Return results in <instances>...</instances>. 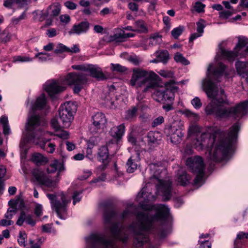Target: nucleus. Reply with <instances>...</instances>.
<instances>
[{"label": "nucleus", "mask_w": 248, "mask_h": 248, "mask_svg": "<svg viewBox=\"0 0 248 248\" xmlns=\"http://www.w3.org/2000/svg\"><path fill=\"white\" fill-rule=\"evenodd\" d=\"M149 168L153 176L150 182L138 193L136 198L142 212L136 214L133 212L135 206L131 205L120 216L123 218L132 214L136 215L138 222L135 227L138 229L136 234L137 247L148 241V232L157 233L160 238H163L170 234L172 230L171 224H162L163 221L171 218L169 208L165 204H151L155 200V196L151 192L153 186L152 183H154L157 192L164 201L169 200L171 196V183L169 180L163 181L161 179L163 176L166 175V170L160 163H151Z\"/></svg>", "instance_id": "f257e3e1"}, {"label": "nucleus", "mask_w": 248, "mask_h": 248, "mask_svg": "<svg viewBox=\"0 0 248 248\" xmlns=\"http://www.w3.org/2000/svg\"><path fill=\"white\" fill-rule=\"evenodd\" d=\"M233 73L232 69L228 70L221 62L211 63L209 65L206 76L202 82L203 90L208 97L212 99L211 103L205 108L206 114H215L220 118L240 120L248 113V100L242 102L233 107H221L222 104L227 103V99L224 91L219 89L216 83L220 81L223 76L228 78Z\"/></svg>", "instance_id": "f03ea898"}, {"label": "nucleus", "mask_w": 248, "mask_h": 248, "mask_svg": "<svg viewBox=\"0 0 248 248\" xmlns=\"http://www.w3.org/2000/svg\"><path fill=\"white\" fill-rule=\"evenodd\" d=\"M240 127L239 122L234 124L230 127L227 138L215 126L202 129L197 124H192L189 127L188 133H201L193 140L192 145L198 151H207L210 160L215 162L227 161L234 151Z\"/></svg>", "instance_id": "7ed1b4c3"}, {"label": "nucleus", "mask_w": 248, "mask_h": 248, "mask_svg": "<svg viewBox=\"0 0 248 248\" xmlns=\"http://www.w3.org/2000/svg\"><path fill=\"white\" fill-rule=\"evenodd\" d=\"M47 121L44 117L33 114L28 118L23 136L20 143V149L22 157H25L29 149L32 144L38 146L47 153L53 154L55 151V144L49 142L48 135L53 133L43 130L41 127L46 125Z\"/></svg>", "instance_id": "20e7f679"}, {"label": "nucleus", "mask_w": 248, "mask_h": 248, "mask_svg": "<svg viewBox=\"0 0 248 248\" xmlns=\"http://www.w3.org/2000/svg\"><path fill=\"white\" fill-rule=\"evenodd\" d=\"M117 217L115 211L109 207L104 209L103 219L109 228H106V232L109 233L111 239L105 236L93 233L85 238L86 248H117L112 239H118L125 242L128 238V233L125 228H119L117 225L112 223Z\"/></svg>", "instance_id": "39448f33"}, {"label": "nucleus", "mask_w": 248, "mask_h": 248, "mask_svg": "<svg viewBox=\"0 0 248 248\" xmlns=\"http://www.w3.org/2000/svg\"><path fill=\"white\" fill-rule=\"evenodd\" d=\"M89 79V76L82 72L70 73L65 77L63 83L58 80H49L43 85V88L51 98L65 90L66 86L64 84L73 85L74 93L78 94L88 82Z\"/></svg>", "instance_id": "423d86ee"}, {"label": "nucleus", "mask_w": 248, "mask_h": 248, "mask_svg": "<svg viewBox=\"0 0 248 248\" xmlns=\"http://www.w3.org/2000/svg\"><path fill=\"white\" fill-rule=\"evenodd\" d=\"M161 80L159 77L152 71H146L140 68H134L129 81L130 85L138 90L144 86L143 93L151 91L157 87V81Z\"/></svg>", "instance_id": "0eeeda50"}, {"label": "nucleus", "mask_w": 248, "mask_h": 248, "mask_svg": "<svg viewBox=\"0 0 248 248\" xmlns=\"http://www.w3.org/2000/svg\"><path fill=\"white\" fill-rule=\"evenodd\" d=\"M64 169L63 165L58 160H55L47 168L48 173H52L56 170L58 171L56 178L54 180L46 178L44 175V172L37 169L33 170L31 173L35 180L40 185L43 186L46 190L53 191L57 187L60 180V173Z\"/></svg>", "instance_id": "6e6552de"}, {"label": "nucleus", "mask_w": 248, "mask_h": 248, "mask_svg": "<svg viewBox=\"0 0 248 248\" xmlns=\"http://www.w3.org/2000/svg\"><path fill=\"white\" fill-rule=\"evenodd\" d=\"M51 204V208L55 211L58 217L61 219H65L68 217L67 204L71 202V199L62 192L57 194H46Z\"/></svg>", "instance_id": "1a4fd4ad"}, {"label": "nucleus", "mask_w": 248, "mask_h": 248, "mask_svg": "<svg viewBox=\"0 0 248 248\" xmlns=\"http://www.w3.org/2000/svg\"><path fill=\"white\" fill-rule=\"evenodd\" d=\"M33 57L39 62H45L51 60L55 54L61 53H76L79 51V47H60L54 50L53 47H32Z\"/></svg>", "instance_id": "9d476101"}, {"label": "nucleus", "mask_w": 248, "mask_h": 248, "mask_svg": "<svg viewBox=\"0 0 248 248\" xmlns=\"http://www.w3.org/2000/svg\"><path fill=\"white\" fill-rule=\"evenodd\" d=\"M176 81L171 79L165 83V89L163 91L159 90V83L157 81V87L156 89H153L154 92L152 94L153 98L157 102H166L173 103L175 98V93L179 88L175 86Z\"/></svg>", "instance_id": "9b49d317"}, {"label": "nucleus", "mask_w": 248, "mask_h": 248, "mask_svg": "<svg viewBox=\"0 0 248 248\" xmlns=\"http://www.w3.org/2000/svg\"><path fill=\"white\" fill-rule=\"evenodd\" d=\"M186 165L196 175L193 185L198 186H202L204 183L206 178L204 173L205 165L202 157L195 156L188 158L186 161Z\"/></svg>", "instance_id": "f8f14e48"}, {"label": "nucleus", "mask_w": 248, "mask_h": 248, "mask_svg": "<svg viewBox=\"0 0 248 248\" xmlns=\"http://www.w3.org/2000/svg\"><path fill=\"white\" fill-rule=\"evenodd\" d=\"M77 109V105L75 102L66 101L61 104L58 112L63 128H68L71 126Z\"/></svg>", "instance_id": "ddd939ff"}, {"label": "nucleus", "mask_w": 248, "mask_h": 248, "mask_svg": "<svg viewBox=\"0 0 248 248\" xmlns=\"http://www.w3.org/2000/svg\"><path fill=\"white\" fill-rule=\"evenodd\" d=\"M107 123V119L105 115L101 112H97L92 117V124L90 125L89 130L93 134L102 132Z\"/></svg>", "instance_id": "4468645a"}, {"label": "nucleus", "mask_w": 248, "mask_h": 248, "mask_svg": "<svg viewBox=\"0 0 248 248\" xmlns=\"http://www.w3.org/2000/svg\"><path fill=\"white\" fill-rule=\"evenodd\" d=\"M179 123L175 122L170 125L165 130V133L167 136L170 137L171 143L173 144H178L181 142L184 133L180 126Z\"/></svg>", "instance_id": "2eb2a0df"}, {"label": "nucleus", "mask_w": 248, "mask_h": 248, "mask_svg": "<svg viewBox=\"0 0 248 248\" xmlns=\"http://www.w3.org/2000/svg\"><path fill=\"white\" fill-rule=\"evenodd\" d=\"M135 36V34L133 33H125L124 30L117 29L115 30L113 35L106 37L101 42H114L116 43H121L127 41L129 38L133 37Z\"/></svg>", "instance_id": "dca6fc26"}, {"label": "nucleus", "mask_w": 248, "mask_h": 248, "mask_svg": "<svg viewBox=\"0 0 248 248\" xmlns=\"http://www.w3.org/2000/svg\"><path fill=\"white\" fill-rule=\"evenodd\" d=\"M246 51L248 53V47H234L233 51H227L225 47H219L217 52V58L219 59H226L229 61L233 60L236 57L238 56L237 53Z\"/></svg>", "instance_id": "f3484780"}, {"label": "nucleus", "mask_w": 248, "mask_h": 248, "mask_svg": "<svg viewBox=\"0 0 248 248\" xmlns=\"http://www.w3.org/2000/svg\"><path fill=\"white\" fill-rule=\"evenodd\" d=\"M129 152L131 153V155L127 161L126 170L128 172L133 173L140 165V151H136V148L134 150L130 149Z\"/></svg>", "instance_id": "a211bd4d"}, {"label": "nucleus", "mask_w": 248, "mask_h": 248, "mask_svg": "<svg viewBox=\"0 0 248 248\" xmlns=\"http://www.w3.org/2000/svg\"><path fill=\"white\" fill-rule=\"evenodd\" d=\"M26 105L27 107L30 106V108L32 111L47 109L48 108L46 97L44 93H42L39 96H37L36 98L34 100L32 101L30 104L29 100L27 101Z\"/></svg>", "instance_id": "6ab92c4d"}, {"label": "nucleus", "mask_w": 248, "mask_h": 248, "mask_svg": "<svg viewBox=\"0 0 248 248\" xmlns=\"http://www.w3.org/2000/svg\"><path fill=\"white\" fill-rule=\"evenodd\" d=\"M97 159L98 161L102 163V165L96 169V172L99 173L106 169L109 162L108 151L106 146H103L99 149L97 154Z\"/></svg>", "instance_id": "aec40b11"}, {"label": "nucleus", "mask_w": 248, "mask_h": 248, "mask_svg": "<svg viewBox=\"0 0 248 248\" xmlns=\"http://www.w3.org/2000/svg\"><path fill=\"white\" fill-rule=\"evenodd\" d=\"M90 24L88 21H82L78 24H75L69 31L70 35L76 34L79 35L86 33L89 29Z\"/></svg>", "instance_id": "412c9836"}, {"label": "nucleus", "mask_w": 248, "mask_h": 248, "mask_svg": "<svg viewBox=\"0 0 248 248\" xmlns=\"http://www.w3.org/2000/svg\"><path fill=\"white\" fill-rule=\"evenodd\" d=\"M33 60L34 58L33 57L32 49L29 50L26 53H22L13 57V62L14 63L31 62H33Z\"/></svg>", "instance_id": "4be33fe9"}, {"label": "nucleus", "mask_w": 248, "mask_h": 248, "mask_svg": "<svg viewBox=\"0 0 248 248\" xmlns=\"http://www.w3.org/2000/svg\"><path fill=\"white\" fill-rule=\"evenodd\" d=\"M124 133L125 126L124 124L112 127L109 132L110 135L117 141L122 139Z\"/></svg>", "instance_id": "5701e85b"}, {"label": "nucleus", "mask_w": 248, "mask_h": 248, "mask_svg": "<svg viewBox=\"0 0 248 248\" xmlns=\"http://www.w3.org/2000/svg\"><path fill=\"white\" fill-rule=\"evenodd\" d=\"M91 76L98 80H103L106 78L100 67L97 65H88L87 70Z\"/></svg>", "instance_id": "b1692460"}, {"label": "nucleus", "mask_w": 248, "mask_h": 248, "mask_svg": "<svg viewBox=\"0 0 248 248\" xmlns=\"http://www.w3.org/2000/svg\"><path fill=\"white\" fill-rule=\"evenodd\" d=\"M176 181L177 182L178 185L185 186L191 183V177L182 168H180L178 170Z\"/></svg>", "instance_id": "393cba45"}, {"label": "nucleus", "mask_w": 248, "mask_h": 248, "mask_svg": "<svg viewBox=\"0 0 248 248\" xmlns=\"http://www.w3.org/2000/svg\"><path fill=\"white\" fill-rule=\"evenodd\" d=\"M24 221L31 226H34L36 224V221L33 219L31 215H26L24 211H22L16 223L18 226H21Z\"/></svg>", "instance_id": "a878e982"}, {"label": "nucleus", "mask_w": 248, "mask_h": 248, "mask_svg": "<svg viewBox=\"0 0 248 248\" xmlns=\"http://www.w3.org/2000/svg\"><path fill=\"white\" fill-rule=\"evenodd\" d=\"M235 67L238 75L243 78L248 76V63L242 62H237Z\"/></svg>", "instance_id": "bb28decb"}, {"label": "nucleus", "mask_w": 248, "mask_h": 248, "mask_svg": "<svg viewBox=\"0 0 248 248\" xmlns=\"http://www.w3.org/2000/svg\"><path fill=\"white\" fill-rule=\"evenodd\" d=\"M45 238L42 236H38L33 235L29 240V243L31 247L29 248H41V246L45 242Z\"/></svg>", "instance_id": "cd10ccee"}, {"label": "nucleus", "mask_w": 248, "mask_h": 248, "mask_svg": "<svg viewBox=\"0 0 248 248\" xmlns=\"http://www.w3.org/2000/svg\"><path fill=\"white\" fill-rule=\"evenodd\" d=\"M31 160L37 165H43L48 162V159L40 153H35L32 155Z\"/></svg>", "instance_id": "c85d7f7f"}, {"label": "nucleus", "mask_w": 248, "mask_h": 248, "mask_svg": "<svg viewBox=\"0 0 248 248\" xmlns=\"http://www.w3.org/2000/svg\"><path fill=\"white\" fill-rule=\"evenodd\" d=\"M18 203V200H10L9 201V204L10 207L8 209L5 214V217L7 219H11L17 211L16 205Z\"/></svg>", "instance_id": "c756f323"}, {"label": "nucleus", "mask_w": 248, "mask_h": 248, "mask_svg": "<svg viewBox=\"0 0 248 248\" xmlns=\"http://www.w3.org/2000/svg\"><path fill=\"white\" fill-rule=\"evenodd\" d=\"M31 2V0H6L3 5L7 8H11L12 4H16L18 7H23Z\"/></svg>", "instance_id": "7c9ffc66"}, {"label": "nucleus", "mask_w": 248, "mask_h": 248, "mask_svg": "<svg viewBox=\"0 0 248 248\" xmlns=\"http://www.w3.org/2000/svg\"><path fill=\"white\" fill-rule=\"evenodd\" d=\"M61 6L58 3H54L50 5L46 10V16H56L60 13Z\"/></svg>", "instance_id": "2f4dec72"}, {"label": "nucleus", "mask_w": 248, "mask_h": 248, "mask_svg": "<svg viewBox=\"0 0 248 248\" xmlns=\"http://www.w3.org/2000/svg\"><path fill=\"white\" fill-rule=\"evenodd\" d=\"M1 125L3 129V133L5 136L9 135L11 131L10 126L8 124V117L3 115L0 118V125Z\"/></svg>", "instance_id": "473e14b6"}, {"label": "nucleus", "mask_w": 248, "mask_h": 248, "mask_svg": "<svg viewBox=\"0 0 248 248\" xmlns=\"http://www.w3.org/2000/svg\"><path fill=\"white\" fill-rule=\"evenodd\" d=\"M155 57L158 59L161 62L166 63L169 59L168 52L165 50L157 51L155 53Z\"/></svg>", "instance_id": "72a5a7b5"}, {"label": "nucleus", "mask_w": 248, "mask_h": 248, "mask_svg": "<svg viewBox=\"0 0 248 248\" xmlns=\"http://www.w3.org/2000/svg\"><path fill=\"white\" fill-rule=\"evenodd\" d=\"M180 112L183 115L191 121H196L199 119V115L189 109H185L183 110H181Z\"/></svg>", "instance_id": "f704fd0d"}, {"label": "nucleus", "mask_w": 248, "mask_h": 248, "mask_svg": "<svg viewBox=\"0 0 248 248\" xmlns=\"http://www.w3.org/2000/svg\"><path fill=\"white\" fill-rule=\"evenodd\" d=\"M17 242L21 247H25L27 245V234L25 231H20L17 236Z\"/></svg>", "instance_id": "c9c22d12"}, {"label": "nucleus", "mask_w": 248, "mask_h": 248, "mask_svg": "<svg viewBox=\"0 0 248 248\" xmlns=\"http://www.w3.org/2000/svg\"><path fill=\"white\" fill-rule=\"evenodd\" d=\"M147 138L149 142L155 143L157 140H160V133L158 131H150L148 133Z\"/></svg>", "instance_id": "e433bc0d"}, {"label": "nucleus", "mask_w": 248, "mask_h": 248, "mask_svg": "<svg viewBox=\"0 0 248 248\" xmlns=\"http://www.w3.org/2000/svg\"><path fill=\"white\" fill-rule=\"evenodd\" d=\"M135 25L136 27L137 28V29H136L137 30V31H139L140 32H147L148 30L144 21L142 20H137L135 22Z\"/></svg>", "instance_id": "4c0bfd02"}, {"label": "nucleus", "mask_w": 248, "mask_h": 248, "mask_svg": "<svg viewBox=\"0 0 248 248\" xmlns=\"http://www.w3.org/2000/svg\"><path fill=\"white\" fill-rule=\"evenodd\" d=\"M185 30V28L183 26H179L178 27L174 28L171 31V34L173 38L177 39L180 36Z\"/></svg>", "instance_id": "58836bf2"}, {"label": "nucleus", "mask_w": 248, "mask_h": 248, "mask_svg": "<svg viewBox=\"0 0 248 248\" xmlns=\"http://www.w3.org/2000/svg\"><path fill=\"white\" fill-rule=\"evenodd\" d=\"M87 150H86V157L88 158L90 160H93V151L92 149L94 146V143L91 142L90 140L87 141Z\"/></svg>", "instance_id": "ea45409f"}, {"label": "nucleus", "mask_w": 248, "mask_h": 248, "mask_svg": "<svg viewBox=\"0 0 248 248\" xmlns=\"http://www.w3.org/2000/svg\"><path fill=\"white\" fill-rule=\"evenodd\" d=\"M174 60L177 62L183 65H187L189 64V62L186 60L181 54L177 53L174 57Z\"/></svg>", "instance_id": "a19ab883"}, {"label": "nucleus", "mask_w": 248, "mask_h": 248, "mask_svg": "<svg viewBox=\"0 0 248 248\" xmlns=\"http://www.w3.org/2000/svg\"><path fill=\"white\" fill-rule=\"evenodd\" d=\"M158 74L162 77L166 78H172L174 76V73L171 70H161Z\"/></svg>", "instance_id": "79ce46f5"}, {"label": "nucleus", "mask_w": 248, "mask_h": 248, "mask_svg": "<svg viewBox=\"0 0 248 248\" xmlns=\"http://www.w3.org/2000/svg\"><path fill=\"white\" fill-rule=\"evenodd\" d=\"M162 42V38L158 35H155L149 38V44L152 46H159Z\"/></svg>", "instance_id": "37998d69"}, {"label": "nucleus", "mask_w": 248, "mask_h": 248, "mask_svg": "<svg viewBox=\"0 0 248 248\" xmlns=\"http://www.w3.org/2000/svg\"><path fill=\"white\" fill-rule=\"evenodd\" d=\"M54 135L62 140H67L70 137V133L68 131L60 129Z\"/></svg>", "instance_id": "c03bdc74"}, {"label": "nucleus", "mask_w": 248, "mask_h": 248, "mask_svg": "<svg viewBox=\"0 0 248 248\" xmlns=\"http://www.w3.org/2000/svg\"><path fill=\"white\" fill-rule=\"evenodd\" d=\"M50 126L55 131H58L61 129V125L56 117L52 118L51 120Z\"/></svg>", "instance_id": "a18cd8bd"}, {"label": "nucleus", "mask_w": 248, "mask_h": 248, "mask_svg": "<svg viewBox=\"0 0 248 248\" xmlns=\"http://www.w3.org/2000/svg\"><path fill=\"white\" fill-rule=\"evenodd\" d=\"M238 43L235 46H246L248 45V38L244 36H239Z\"/></svg>", "instance_id": "49530a36"}, {"label": "nucleus", "mask_w": 248, "mask_h": 248, "mask_svg": "<svg viewBox=\"0 0 248 248\" xmlns=\"http://www.w3.org/2000/svg\"><path fill=\"white\" fill-rule=\"evenodd\" d=\"M191 104L196 109H199L202 106V103L198 97H195L191 100Z\"/></svg>", "instance_id": "de8ad7c7"}, {"label": "nucleus", "mask_w": 248, "mask_h": 248, "mask_svg": "<svg viewBox=\"0 0 248 248\" xmlns=\"http://www.w3.org/2000/svg\"><path fill=\"white\" fill-rule=\"evenodd\" d=\"M205 5L200 1L196 2L194 5V8L197 13H202L204 12Z\"/></svg>", "instance_id": "09e8293b"}, {"label": "nucleus", "mask_w": 248, "mask_h": 248, "mask_svg": "<svg viewBox=\"0 0 248 248\" xmlns=\"http://www.w3.org/2000/svg\"><path fill=\"white\" fill-rule=\"evenodd\" d=\"M43 205L38 203H35L34 214L37 217H40L43 215Z\"/></svg>", "instance_id": "8fccbe9b"}, {"label": "nucleus", "mask_w": 248, "mask_h": 248, "mask_svg": "<svg viewBox=\"0 0 248 248\" xmlns=\"http://www.w3.org/2000/svg\"><path fill=\"white\" fill-rule=\"evenodd\" d=\"M81 193L82 191H75L73 193V204L75 205L77 202H78L81 199Z\"/></svg>", "instance_id": "3c124183"}, {"label": "nucleus", "mask_w": 248, "mask_h": 248, "mask_svg": "<svg viewBox=\"0 0 248 248\" xmlns=\"http://www.w3.org/2000/svg\"><path fill=\"white\" fill-rule=\"evenodd\" d=\"M42 232L46 233L55 232V230L52 227V224H46L42 226Z\"/></svg>", "instance_id": "603ef678"}, {"label": "nucleus", "mask_w": 248, "mask_h": 248, "mask_svg": "<svg viewBox=\"0 0 248 248\" xmlns=\"http://www.w3.org/2000/svg\"><path fill=\"white\" fill-rule=\"evenodd\" d=\"M198 243L199 248H211V242L208 240H201Z\"/></svg>", "instance_id": "864d4df0"}, {"label": "nucleus", "mask_w": 248, "mask_h": 248, "mask_svg": "<svg viewBox=\"0 0 248 248\" xmlns=\"http://www.w3.org/2000/svg\"><path fill=\"white\" fill-rule=\"evenodd\" d=\"M111 68L113 71L118 72H124L126 70L125 67L122 66L119 64L111 63Z\"/></svg>", "instance_id": "5fc2aeb1"}, {"label": "nucleus", "mask_w": 248, "mask_h": 248, "mask_svg": "<svg viewBox=\"0 0 248 248\" xmlns=\"http://www.w3.org/2000/svg\"><path fill=\"white\" fill-rule=\"evenodd\" d=\"M128 141L129 142L131 143L133 145V147L132 148L129 149V151L131 149L134 150L135 148L136 151H139V150H137V147L136 146V140L132 133H130L128 136Z\"/></svg>", "instance_id": "6e6d98bb"}, {"label": "nucleus", "mask_w": 248, "mask_h": 248, "mask_svg": "<svg viewBox=\"0 0 248 248\" xmlns=\"http://www.w3.org/2000/svg\"><path fill=\"white\" fill-rule=\"evenodd\" d=\"M10 39V36L9 35L6 31H4L0 33V41L4 43L9 41Z\"/></svg>", "instance_id": "4d7b16f0"}, {"label": "nucleus", "mask_w": 248, "mask_h": 248, "mask_svg": "<svg viewBox=\"0 0 248 248\" xmlns=\"http://www.w3.org/2000/svg\"><path fill=\"white\" fill-rule=\"evenodd\" d=\"M92 174V172L91 170H86L83 171V174L80 175L79 179L81 180H83L87 179Z\"/></svg>", "instance_id": "13d9d810"}, {"label": "nucleus", "mask_w": 248, "mask_h": 248, "mask_svg": "<svg viewBox=\"0 0 248 248\" xmlns=\"http://www.w3.org/2000/svg\"><path fill=\"white\" fill-rule=\"evenodd\" d=\"M137 108L136 107H134L130 109H129L126 112V117L127 119H129L134 117L137 113Z\"/></svg>", "instance_id": "bf43d9fd"}, {"label": "nucleus", "mask_w": 248, "mask_h": 248, "mask_svg": "<svg viewBox=\"0 0 248 248\" xmlns=\"http://www.w3.org/2000/svg\"><path fill=\"white\" fill-rule=\"evenodd\" d=\"M164 121V119L163 117L162 116H159L157 118H155L153 123H152V126L154 127L157 126L160 124H162Z\"/></svg>", "instance_id": "052dcab7"}, {"label": "nucleus", "mask_w": 248, "mask_h": 248, "mask_svg": "<svg viewBox=\"0 0 248 248\" xmlns=\"http://www.w3.org/2000/svg\"><path fill=\"white\" fill-rule=\"evenodd\" d=\"M233 9L228 11H223L220 13V16L223 18H227L232 15L233 14Z\"/></svg>", "instance_id": "680f3d73"}, {"label": "nucleus", "mask_w": 248, "mask_h": 248, "mask_svg": "<svg viewBox=\"0 0 248 248\" xmlns=\"http://www.w3.org/2000/svg\"><path fill=\"white\" fill-rule=\"evenodd\" d=\"M203 20H201V21L198 22L197 23V31L198 33L200 34H202L203 32V29L205 27L204 25L203 24Z\"/></svg>", "instance_id": "e2e57ef3"}, {"label": "nucleus", "mask_w": 248, "mask_h": 248, "mask_svg": "<svg viewBox=\"0 0 248 248\" xmlns=\"http://www.w3.org/2000/svg\"><path fill=\"white\" fill-rule=\"evenodd\" d=\"M26 17V11L23 12L18 17L12 19V22L14 24H17L20 20L24 19Z\"/></svg>", "instance_id": "0e129e2a"}, {"label": "nucleus", "mask_w": 248, "mask_h": 248, "mask_svg": "<svg viewBox=\"0 0 248 248\" xmlns=\"http://www.w3.org/2000/svg\"><path fill=\"white\" fill-rule=\"evenodd\" d=\"M73 69L79 70L82 71L86 72L87 70L88 65H73L72 66Z\"/></svg>", "instance_id": "69168bd1"}, {"label": "nucleus", "mask_w": 248, "mask_h": 248, "mask_svg": "<svg viewBox=\"0 0 248 248\" xmlns=\"http://www.w3.org/2000/svg\"><path fill=\"white\" fill-rule=\"evenodd\" d=\"M14 224V221L9 219H3L0 221V225L2 226H10Z\"/></svg>", "instance_id": "338daca9"}, {"label": "nucleus", "mask_w": 248, "mask_h": 248, "mask_svg": "<svg viewBox=\"0 0 248 248\" xmlns=\"http://www.w3.org/2000/svg\"><path fill=\"white\" fill-rule=\"evenodd\" d=\"M64 5L69 9L74 10L76 9L77 4L72 1H67L64 3Z\"/></svg>", "instance_id": "774afa93"}]
</instances>
